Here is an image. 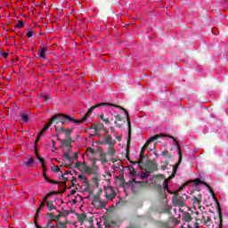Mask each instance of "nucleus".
Returning a JSON list of instances; mask_svg holds the SVG:
<instances>
[{"label":"nucleus","instance_id":"obj_5","mask_svg":"<svg viewBox=\"0 0 228 228\" xmlns=\"http://www.w3.org/2000/svg\"><path fill=\"white\" fill-rule=\"evenodd\" d=\"M91 204L96 209H104L106 208L107 202L101 200V198L99 197V195H94Z\"/></svg>","mask_w":228,"mask_h":228},{"label":"nucleus","instance_id":"obj_46","mask_svg":"<svg viewBox=\"0 0 228 228\" xmlns=\"http://www.w3.org/2000/svg\"><path fill=\"white\" fill-rule=\"evenodd\" d=\"M119 184L120 186H124V184H126V180H124V178H119Z\"/></svg>","mask_w":228,"mask_h":228},{"label":"nucleus","instance_id":"obj_13","mask_svg":"<svg viewBox=\"0 0 228 228\" xmlns=\"http://www.w3.org/2000/svg\"><path fill=\"white\" fill-rule=\"evenodd\" d=\"M115 118L117 119L114 124L116 126V127H124V124H119L118 122H126V120H124V118H122V116H120V114H116Z\"/></svg>","mask_w":228,"mask_h":228},{"label":"nucleus","instance_id":"obj_37","mask_svg":"<svg viewBox=\"0 0 228 228\" xmlns=\"http://www.w3.org/2000/svg\"><path fill=\"white\" fill-rule=\"evenodd\" d=\"M14 28H24V21L18 20V24L14 26Z\"/></svg>","mask_w":228,"mask_h":228},{"label":"nucleus","instance_id":"obj_62","mask_svg":"<svg viewBox=\"0 0 228 228\" xmlns=\"http://www.w3.org/2000/svg\"><path fill=\"white\" fill-rule=\"evenodd\" d=\"M70 195H76V190H71L70 191Z\"/></svg>","mask_w":228,"mask_h":228},{"label":"nucleus","instance_id":"obj_56","mask_svg":"<svg viewBox=\"0 0 228 228\" xmlns=\"http://www.w3.org/2000/svg\"><path fill=\"white\" fill-rule=\"evenodd\" d=\"M66 168H72V164H65Z\"/></svg>","mask_w":228,"mask_h":228},{"label":"nucleus","instance_id":"obj_60","mask_svg":"<svg viewBox=\"0 0 228 228\" xmlns=\"http://www.w3.org/2000/svg\"><path fill=\"white\" fill-rule=\"evenodd\" d=\"M52 224H53V222L51 220H48L46 227H49Z\"/></svg>","mask_w":228,"mask_h":228},{"label":"nucleus","instance_id":"obj_18","mask_svg":"<svg viewBox=\"0 0 228 228\" xmlns=\"http://www.w3.org/2000/svg\"><path fill=\"white\" fill-rule=\"evenodd\" d=\"M201 200H202V194H198V196H194V197L191 199V202H192L193 204H198V206H200Z\"/></svg>","mask_w":228,"mask_h":228},{"label":"nucleus","instance_id":"obj_24","mask_svg":"<svg viewBox=\"0 0 228 228\" xmlns=\"http://www.w3.org/2000/svg\"><path fill=\"white\" fill-rule=\"evenodd\" d=\"M36 155L37 156V159L38 161H40L43 168H45V159H44V158L40 157V155H38V151L36 150Z\"/></svg>","mask_w":228,"mask_h":228},{"label":"nucleus","instance_id":"obj_22","mask_svg":"<svg viewBox=\"0 0 228 228\" xmlns=\"http://www.w3.org/2000/svg\"><path fill=\"white\" fill-rule=\"evenodd\" d=\"M77 218L80 224H84L85 220H86V214H77Z\"/></svg>","mask_w":228,"mask_h":228},{"label":"nucleus","instance_id":"obj_54","mask_svg":"<svg viewBox=\"0 0 228 228\" xmlns=\"http://www.w3.org/2000/svg\"><path fill=\"white\" fill-rule=\"evenodd\" d=\"M44 131L43 130H41L40 132H39V134H37V136H39V137H41L42 138V136H44Z\"/></svg>","mask_w":228,"mask_h":228},{"label":"nucleus","instance_id":"obj_50","mask_svg":"<svg viewBox=\"0 0 228 228\" xmlns=\"http://www.w3.org/2000/svg\"><path fill=\"white\" fill-rule=\"evenodd\" d=\"M93 167L94 168H97V162H95V159H93Z\"/></svg>","mask_w":228,"mask_h":228},{"label":"nucleus","instance_id":"obj_8","mask_svg":"<svg viewBox=\"0 0 228 228\" xmlns=\"http://www.w3.org/2000/svg\"><path fill=\"white\" fill-rule=\"evenodd\" d=\"M104 191L107 200H113L117 197V192L112 186L104 187Z\"/></svg>","mask_w":228,"mask_h":228},{"label":"nucleus","instance_id":"obj_33","mask_svg":"<svg viewBox=\"0 0 228 228\" xmlns=\"http://www.w3.org/2000/svg\"><path fill=\"white\" fill-rule=\"evenodd\" d=\"M160 168L161 170H167V168H168V161L161 162Z\"/></svg>","mask_w":228,"mask_h":228},{"label":"nucleus","instance_id":"obj_3","mask_svg":"<svg viewBox=\"0 0 228 228\" xmlns=\"http://www.w3.org/2000/svg\"><path fill=\"white\" fill-rule=\"evenodd\" d=\"M185 199L179 195L178 192H174V196L172 199L173 204L175 207L178 208H184V206H186V200H188V199H190V197H188L187 195L183 194Z\"/></svg>","mask_w":228,"mask_h":228},{"label":"nucleus","instance_id":"obj_61","mask_svg":"<svg viewBox=\"0 0 228 228\" xmlns=\"http://www.w3.org/2000/svg\"><path fill=\"white\" fill-rule=\"evenodd\" d=\"M208 222H211V217L208 216L207 220L205 221V224H208Z\"/></svg>","mask_w":228,"mask_h":228},{"label":"nucleus","instance_id":"obj_43","mask_svg":"<svg viewBox=\"0 0 228 228\" xmlns=\"http://www.w3.org/2000/svg\"><path fill=\"white\" fill-rule=\"evenodd\" d=\"M27 37H28V38H31V37H33V30L28 29L27 31Z\"/></svg>","mask_w":228,"mask_h":228},{"label":"nucleus","instance_id":"obj_58","mask_svg":"<svg viewBox=\"0 0 228 228\" xmlns=\"http://www.w3.org/2000/svg\"><path fill=\"white\" fill-rule=\"evenodd\" d=\"M126 228H136V226L134 224H131Z\"/></svg>","mask_w":228,"mask_h":228},{"label":"nucleus","instance_id":"obj_9","mask_svg":"<svg viewBox=\"0 0 228 228\" xmlns=\"http://www.w3.org/2000/svg\"><path fill=\"white\" fill-rule=\"evenodd\" d=\"M145 168L147 174L158 171V164L156 163V160H148L145 164Z\"/></svg>","mask_w":228,"mask_h":228},{"label":"nucleus","instance_id":"obj_35","mask_svg":"<svg viewBox=\"0 0 228 228\" xmlns=\"http://www.w3.org/2000/svg\"><path fill=\"white\" fill-rule=\"evenodd\" d=\"M164 190H167V192L172 194L173 192L168 190V180L164 181L163 183Z\"/></svg>","mask_w":228,"mask_h":228},{"label":"nucleus","instance_id":"obj_32","mask_svg":"<svg viewBox=\"0 0 228 228\" xmlns=\"http://www.w3.org/2000/svg\"><path fill=\"white\" fill-rule=\"evenodd\" d=\"M39 97H41L42 99H44V101H45L47 102V101H49V99H51V95L47 94H44L42 93Z\"/></svg>","mask_w":228,"mask_h":228},{"label":"nucleus","instance_id":"obj_19","mask_svg":"<svg viewBox=\"0 0 228 228\" xmlns=\"http://www.w3.org/2000/svg\"><path fill=\"white\" fill-rule=\"evenodd\" d=\"M20 117L22 122H24L25 124H28V122H29V115H28V113L20 112Z\"/></svg>","mask_w":228,"mask_h":228},{"label":"nucleus","instance_id":"obj_16","mask_svg":"<svg viewBox=\"0 0 228 228\" xmlns=\"http://www.w3.org/2000/svg\"><path fill=\"white\" fill-rule=\"evenodd\" d=\"M182 220L188 224L191 222V220H193V217H191V215L189 212H183V215L182 216Z\"/></svg>","mask_w":228,"mask_h":228},{"label":"nucleus","instance_id":"obj_63","mask_svg":"<svg viewBox=\"0 0 228 228\" xmlns=\"http://www.w3.org/2000/svg\"><path fill=\"white\" fill-rule=\"evenodd\" d=\"M110 131H111L112 133H115V127L110 126Z\"/></svg>","mask_w":228,"mask_h":228},{"label":"nucleus","instance_id":"obj_34","mask_svg":"<svg viewBox=\"0 0 228 228\" xmlns=\"http://www.w3.org/2000/svg\"><path fill=\"white\" fill-rule=\"evenodd\" d=\"M40 208H38L37 209V211H36V216H35V217H34V220H35V225H37V222L38 221V215H40Z\"/></svg>","mask_w":228,"mask_h":228},{"label":"nucleus","instance_id":"obj_52","mask_svg":"<svg viewBox=\"0 0 228 228\" xmlns=\"http://www.w3.org/2000/svg\"><path fill=\"white\" fill-rule=\"evenodd\" d=\"M104 225H105V227H107V228H110V222H108V221H105V222H104Z\"/></svg>","mask_w":228,"mask_h":228},{"label":"nucleus","instance_id":"obj_14","mask_svg":"<svg viewBox=\"0 0 228 228\" xmlns=\"http://www.w3.org/2000/svg\"><path fill=\"white\" fill-rule=\"evenodd\" d=\"M217 215L219 216V228H222L223 227L224 217L222 216V207H220L219 202H217Z\"/></svg>","mask_w":228,"mask_h":228},{"label":"nucleus","instance_id":"obj_51","mask_svg":"<svg viewBox=\"0 0 228 228\" xmlns=\"http://www.w3.org/2000/svg\"><path fill=\"white\" fill-rule=\"evenodd\" d=\"M49 197H51L49 194H46V196H45L43 201L44 202H48L47 200L49 199Z\"/></svg>","mask_w":228,"mask_h":228},{"label":"nucleus","instance_id":"obj_11","mask_svg":"<svg viewBox=\"0 0 228 228\" xmlns=\"http://www.w3.org/2000/svg\"><path fill=\"white\" fill-rule=\"evenodd\" d=\"M57 141L61 142V149H63V147H69V150L72 149V139L63 141L60 137H57Z\"/></svg>","mask_w":228,"mask_h":228},{"label":"nucleus","instance_id":"obj_31","mask_svg":"<svg viewBox=\"0 0 228 228\" xmlns=\"http://www.w3.org/2000/svg\"><path fill=\"white\" fill-rule=\"evenodd\" d=\"M98 118H100L101 120H102V122H104V124H110V119L108 118H104V114L102 113Z\"/></svg>","mask_w":228,"mask_h":228},{"label":"nucleus","instance_id":"obj_17","mask_svg":"<svg viewBox=\"0 0 228 228\" xmlns=\"http://www.w3.org/2000/svg\"><path fill=\"white\" fill-rule=\"evenodd\" d=\"M43 177L47 181V183H50L51 184H58V183L55 180H51V178L47 177V171L45 168H43Z\"/></svg>","mask_w":228,"mask_h":228},{"label":"nucleus","instance_id":"obj_47","mask_svg":"<svg viewBox=\"0 0 228 228\" xmlns=\"http://www.w3.org/2000/svg\"><path fill=\"white\" fill-rule=\"evenodd\" d=\"M78 158H79L78 153H74L73 157H71V160L72 159H78Z\"/></svg>","mask_w":228,"mask_h":228},{"label":"nucleus","instance_id":"obj_20","mask_svg":"<svg viewBox=\"0 0 228 228\" xmlns=\"http://www.w3.org/2000/svg\"><path fill=\"white\" fill-rule=\"evenodd\" d=\"M102 127H104V126L102 124H92V126H90V129H94L95 130L96 132H99L102 129Z\"/></svg>","mask_w":228,"mask_h":228},{"label":"nucleus","instance_id":"obj_28","mask_svg":"<svg viewBox=\"0 0 228 228\" xmlns=\"http://www.w3.org/2000/svg\"><path fill=\"white\" fill-rule=\"evenodd\" d=\"M59 216H68V215H70V212L69 210L61 209V211L58 210Z\"/></svg>","mask_w":228,"mask_h":228},{"label":"nucleus","instance_id":"obj_59","mask_svg":"<svg viewBox=\"0 0 228 228\" xmlns=\"http://www.w3.org/2000/svg\"><path fill=\"white\" fill-rule=\"evenodd\" d=\"M44 206H45V202H44V200H43V202L39 206L40 209H42V208H44Z\"/></svg>","mask_w":228,"mask_h":228},{"label":"nucleus","instance_id":"obj_25","mask_svg":"<svg viewBox=\"0 0 228 228\" xmlns=\"http://www.w3.org/2000/svg\"><path fill=\"white\" fill-rule=\"evenodd\" d=\"M53 124H54V122L52 120V118H50L49 121L46 123V125L43 127L42 131L45 132L49 129V127H51V126H53Z\"/></svg>","mask_w":228,"mask_h":228},{"label":"nucleus","instance_id":"obj_27","mask_svg":"<svg viewBox=\"0 0 228 228\" xmlns=\"http://www.w3.org/2000/svg\"><path fill=\"white\" fill-rule=\"evenodd\" d=\"M83 170H84V172H86V174H94V168H92L86 165H85L83 167Z\"/></svg>","mask_w":228,"mask_h":228},{"label":"nucleus","instance_id":"obj_49","mask_svg":"<svg viewBox=\"0 0 228 228\" xmlns=\"http://www.w3.org/2000/svg\"><path fill=\"white\" fill-rule=\"evenodd\" d=\"M80 166H81V162L77 161V163H75L74 168H79Z\"/></svg>","mask_w":228,"mask_h":228},{"label":"nucleus","instance_id":"obj_23","mask_svg":"<svg viewBox=\"0 0 228 228\" xmlns=\"http://www.w3.org/2000/svg\"><path fill=\"white\" fill-rule=\"evenodd\" d=\"M69 152H70V149H69V151L64 152V154L62 156V159L67 160V161H72V157H70V155H69Z\"/></svg>","mask_w":228,"mask_h":228},{"label":"nucleus","instance_id":"obj_64","mask_svg":"<svg viewBox=\"0 0 228 228\" xmlns=\"http://www.w3.org/2000/svg\"><path fill=\"white\" fill-rule=\"evenodd\" d=\"M194 228H199V224L197 222L194 224Z\"/></svg>","mask_w":228,"mask_h":228},{"label":"nucleus","instance_id":"obj_44","mask_svg":"<svg viewBox=\"0 0 228 228\" xmlns=\"http://www.w3.org/2000/svg\"><path fill=\"white\" fill-rule=\"evenodd\" d=\"M169 138H170L172 141H174V142H175V147H177V144L179 145V142H177V140L175 139V137H174V136L170 135V136H169Z\"/></svg>","mask_w":228,"mask_h":228},{"label":"nucleus","instance_id":"obj_57","mask_svg":"<svg viewBox=\"0 0 228 228\" xmlns=\"http://www.w3.org/2000/svg\"><path fill=\"white\" fill-rule=\"evenodd\" d=\"M61 175L59 177V179H65V174L63 172H61Z\"/></svg>","mask_w":228,"mask_h":228},{"label":"nucleus","instance_id":"obj_42","mask_svg":"<svg viewBox=\"0 0 228 228\" xmlns=\"http://www.w3.org/2000/svg\"><path fill=\"white\" fill-rule=\"evenodd\" d=\"M40 138H41L40 135H37V137L35 141V145H34L35 149H37L38 142H40Z\"/></svg>","mask_w":228,"mask_h":228},{"label":"nucleus","instance_id":"obj_40","mask_svg":"<svg viewBox=\"0 0 228 228\" xmlns=\"http://www.w3.org/2000/svg\"><path fill=\"white\" fill-rule=\"evenodd\" d=\"M109 154L110 156H113V154H115V150L113 149V146H110Z\"/></svg>","mask_w":228,"mask_h":228},{"label":"nucleus","instance_id":"obj_29","mask_svg":"<svg viewBox=\"0 0 228 228\" xmlns=\"http://www.w3.org/2000/svg\"><path fill=\"white\" fill-rule=\"evenodd\" d=\"M46 204H47V208H48L49 211H52L53 209H56V207H54V205H53L54 202L48 200V201H46Z\"/></svg>","mask_w":228,"mask_h":228},{"label":"nucleus","instance_id":"obj_4","mask_svg":"<svg viewBox=\"0 0 228 228\" xmlns=\"http://www.w3.org/2000/svg\"><path fill=\"white\" fill-rule=\"evenodd\" d=\"M190 183H194L195 186H199L200 184H203V186H207V188L208 190H210L212 195H215V192L213 191V190H211V186H209V184H208V183L201 181L200 178H196L192 181H190V182H187L186 183L182 184V186H180L178 188L176 193H179V191H183L184 190V188H186V184H188Z\"/></svg>","mask_w":228,"mask_h":228},{"label":"nucleus","instance_id":"obj_36","mask_svg":"<svg viewBox=\"0 0 228 228\" xmlns=\"http://www.w3.org/2000/svg\"><path fill=\"white\" fill-rule=\"evenodd\" d=\"M52 170L55 173L58 174V172H61V168L59 166H53V167H52Z\"/></svg>","mask_w":228,"mask_h":228},{"label":"nucleus","instance_id":"obj_53","mask_svg":"<svg viewBox=\"0 0 228 228\" xmlns=\"http://www.w3.org/2000/svg\"><path fill=\"white\" fill-rule=\"evenodd\" d=\"M57 193H58L57 191H51V192L48 193V195L50 197H53V195H56Z\"/></svg>","mask_w":228,"mask_h":228},{"label":"nucleus","instance_id":"obj_1","mask_svg":"<svg viewBox=\"0 0 228 228\" xmlns=\"http://www.w3.org/2000/svg\"><path fill=\"white\" fill-rule=\"evenodd\" d=\"M110 106H111L112 108H118V110H122L123 111H125V114L126 116V122L128 126V136L126 138V142H127L126 152L127 154H129V146L131 145V133H132L131 118H129V112H127V110H126V109H124L120 105H117L110 102L97 103L96 105H94L88 110V111L86 112L85 117L82 118V120L75 119L74 118H71L70 116L67 114H62V113L55 114L51 118L53 124H60L61 122L62 126H65L67 122H73V124H82L83 122H85V120H86V118H88V117H90V113H92L94 110H97V108H110Z\"/></svg>","mask_w":228,"mask_h":228},{"label":"nucleus","instance_id":"obj_30","mask_svg":"<svg viewBox=\"0 0 228 228\" xmlns=\"http://www.w3.org/2000/svg\"><path fill=\"white\" fill-rule=\"evenodd\" d=\"M160 156H163V158H168L169 159H172V153L168 152V151H162Z\"/></svg>","mask_w":228,"mask_h":228},{"label":"nucleus","instance_id":"obj_26","mask_svg":"<svg viewBox=\"0 0 228 228\" xmlns=\"http://www.w3.org/2000/svg\"><path fill=\"white\" fill-rule=\"evenodd\" d=\"M68 224H70V222H69V221H66V222L58 221L57 222V227L58 228H67Z\"/></svg>","mask_w":228,"mask_h":228},{"label":"nucleus","instance_id":"obj_41","mask_svg":"<svg viewBox=\"0 0 228 228\" xmlns=\"http://www.w3.org/2000/svg\"><path fill=\"white\" fill-rule=\"evenodd\" d=\"M87 152H90V154H93V156H95L96 154L95 150L90 147L87 148Z\"/></svg>","mask_w":228,"mask_h":228},{"label":"nucleus","instance_id":"obj_55","mask_svg":"<svg viewBox=\"0 0 228 228\" xmlns=\"http://www.w3.org/2000/svg\"><path fill=\"white\" fill-rule=\"evenodd\" d=\"M96 151L97 152H100V154H102V148L98 147Z\"/></svg>","mask_w":228,"mask_h":228},{"label":"nucleus","instance_id":"obj_39","mask_svg":"<svg viewBox=\"0 0 228 228\" xmlns=\"http://www.w3.org/2000/svg\"><path fill=\"white\" fill-rule=\"evenodd\" d=\"M76 183H77V178H76V176H73L71 180V186L75 187Z\"/></svg>","mask_w":228,"mask_h":228},{"label":"nucleus","instance_id":"obj_45","mask_svg":"<svg viewBox=\"0 0 228 228\" xmlns=\"http://www.w3.org/2000/svg\"><path fill=\"white\" fill-rule=\"evenodd\" d=\"M52 147L53 149H55V151H58V148H56V142L52 139Z\"/></svg>","mask_w":228,"mask_h":228},{"label":"nucleus","instance_id":"obj_21","mask_svg":"<svg viewBox=\"0 0 228 228\" xmlns=\"http://www.w3.org/2000/svg\"><path fill=\"white\" fill-rule=\"evenodd\" d=\"M46 216H49L51 220H53V222H57V223L60 220V218H61V216L60 215L54 216V214L53 213H47Z\"/></svg>","mask_w":228,"mask_h":228},{"label":"nucleus","instance_id":"obj_2","mask_svg":"<svg viewBox=\"0 0 228 228\" xmlns=\"http://www.w3.org/2000/svg\"><path fill=\"white\" fill-rule=\"evenodd\" d=\"M163 136H165V135H163V134H156L154 136L150 137V139L145 142L143 147L141 149L140 155H139L138 165H141V163L143 161V158L145 157V149H147V147H149V145L152 142H156V140H159V138H163Z\"/></svg>","mask_w":228,"mask_h":228},{"label":"nucleus","instance_id":"obj_38","mask_svg":"<svg viewBox=\"0 0 228 228\" xmlns=\"http://www.w3.org/2000/svg\"><path fill=\"white\" fill-rule=\"evenodd\" d=\"M78 179H80L84 183H88V180H86V177H85V175H78Z\"/></svg>","mask_w":228,"mask_h":228},{"label":"nucleus","instance_id":"obj_7","mask_svg":"<svg viewBox=\"0 0 228 228\" xmlns=\"http://www.w3.org/2000/svg\"><path fill=\"white\" fill-rule=\"evenodd\" d=\"M115 143L117 141L110 134L105 135L103 140L98 142V145H109V147H114Z\"/></svg>","mask_w":228,"mask_h":228},{"label":"nucleus","instance_id":"obj_12","mask_svg":"<svg viewBox=\"0 0 228 228\" xmlns=\"http://www.w3.org/2000/svg\"><path fill=\"white\" fill-rule=\"evenodd\" d=\"M37 165V162L33 159V158H27V160H24L22 163V167L26 168H31Z\"/></svg>","mask_w":228,"mask_h":228},{"label":"nucleus","instance_id":"obj_10","mask_svg":"<svg viewBox=\"0 0 228 228\" xmlns=\"http://www.w3.org/2000/svg\"><path fill=\"white\" fill-rule=\"evenodd\" d=\"M176 148L178 151V162L173 167V173L171 175L172 177H174V175L176 174L177 168H179V165H181V161H183V151H181V145L176 143Z\"/></svg>","mask_w":228,"mask_h":228},{"label":"nucleus","instance_id":"obj_15","mask_svg":"<svg viewBox=\"0 0 228 228\" xmlns=\"http://www.w3.org/2000/svg\"><path fill=\"white\" fill-rule=\"evenodd\" d=\"M45 53H47V47H41L37 53V58H42V60H47V57L45 56Z\"/></svg>","mask_w":228,"mask_h":228},{"label":"nucleus","instance_id":"obj_6","mask_svg":"<svg viewBox=\"0 0 228 228\" xmlns=\"http://www.w3.org/2000/svg\"><path fill=\"white\" fill-rule=\"evenodd\" d=\"M72 131H74V128H64L63 126L58 128V126H55V134L53 136L60 138V134L64 133L66 139H71L70 134H72Z\"/></svg>","mask_w":228,"mask_h":228},{"label":"nucleus","instance_id":"obj_48","mask_svg":"<svg viewBox=\"0 0 228 228\" xmlns=\"http://www.w3.org/2000/svg\"><path fill=\"white\" fill-rule=\"evenodd\" d=\"M0 54L3 58H8V53L1 52Z\"/></svg>","mask_w":228,"mask_h":228}]
</instances>
